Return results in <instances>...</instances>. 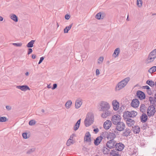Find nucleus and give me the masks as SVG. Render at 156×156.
I'll return each mask as SVG.
<instances>
[{
  "instance_id": "nucleus-1",
  "label": "nucleus",
  "mask_w": 156,
  "mask_h": 156,
  "mask_svg": "<svg viewBox=\"0 0 156 156\" xmlns=\"http://www.w3.org/2000/svg\"><path fill=\"white\" fill-rule=\"evenodd\" d=\"M94 121V114L91 112H89L87 115L84 121V124L86 126L88 127L92 124Z\"/></svg>"
},
{
  "instance_id": "nucleus-2",
  "label": "nucleus",
  "mask_w": 156,
  "mask_h": 156,
  "mask_svg": "<svg viewBox=\"0 0 156 156\" xmlns=\"http://www.w3.org/2000/svg\"><path fill=\"white\" fill-rule=\"evenodd\" d=\"M129 77H126L119 82L115 87L116 90H119L124 87L129 81Z\"/></svg>"
},
{
  "instance_id": "nucleus-3",
  "label": "nucleus",
  "mask_w": 156,
  "mask_h": 156,
  "mask_svg": "<svg viewBox=\"0 0 156 156\" xmlns=\"http://www.w3.org/2000/svg\"><path fill=\"white\" fill-rule=\"evenodd\" d=\"M155 106L153 105H150L147 108V114L149 117L153 116L156 112Z\"/></svg>"
},
{
  "instance_id": "nucleus-4",
  "label": "nucleus",
  "mask_w": 156,
  "mask_h": 156,
  "mask_svg": "<svg viewBox=\"0 0 156 156\" xmlns=\"http://www.w3.org/2000/svg\"><path fill=\"white\" fill-rule=\"evenodd\" d=\"M156 58V48L153 50L149 54L147 60L149 63L154 61Z\"/></svg>"
},
{
  "instance_id": "nucleus-5",
  "label": "nucleus",
  "mask_w": 156,
  "mask_h": 156,
  "mask_svg": "<svg viewBox=\"0 0 156 156\" xmlns=\"http://www.w3.org/2000/svg\"><path fill=\"white\" fill-rule=\"evenodd\" d=\"M121 117L119 115H115L112 116V121L114 125H116L121 121Z\"/></svg>"
},
{
  "instance_id": "nucleus-6",
  "label": "nucleus",
  "mask_w": 156,
  "mask_h": 156,
  "mask_svg": "<svg viewBox=\"0 0 156 156\" xmlns=\"http://www.w3.org/2000/svg\"><path fill=\"white\" fill-rule=\"evenodd\" d=\"M115 129L118 131H121L124 129L125 127V124L123 122H120L116 125Z\"/></svg>"
},
{
  "instance_id": "nucleus-7",
  "label": "nucleus",
  "mask_w": 156,
  "mask_h": 156,
  "mask_svg": "<svg viewBox=\"0 0 156 156\" xmlns=\"http://www.w3.org/2000/svg\"><path fill=\"white\" fill-rule=\"evenodd\" d=\"M116 142L114 140L108 141V148L110 149H115Z\"/></svg>"
},
{
  "instance_id": "nucleus-8",
  "label": "nucleus",
  "mask_w": 156,
  "mask_h": 156,
  "mask_svg": "<svg viewBox=\"0 0 156 156\" xmlns=\"http://www.w3.org/2000/svg\"><path fill=\"white\" fill-rule=\"evenodd\" d=\"M136 94L137 97L140 100H143L145 98L146 96L145 93L141 91H137Z\"/></svg>"
},
{
  "instance_id": "nucleus-9",
  "label": "nucleus",
  "mask_w": 156,
  "mask_h": 156,
  "mask_svg": "<svg viewBox=\"0 0 156 156\" xmlns=\"http://www.w3.org/2000/svg\"><path fill=\"white\" fill-rule=\"evenodd\" d=\"M118 151L114 149H111V150L108 149V152L110 154V156H120L119 154Z\"/></svg>"
},
{
  "instance_id": "nucleus-10",
  "label": "nucleus",
  "mask_w": 156,
  "mask_h": 156,
  "mask_svg": "<svg viewBox=\"0 0 156 156\" xmlns=\"http://www.w3.org/2000/svg\"><path fill=\"white\" fill-rule=\"evenodd\" d=\"M101 110L100 111H107V103L105 101H102L100 104Z\"/></svg>"
},
{
  "instance_id": "nucleus-11",
  "label": "nucleus",
  "mask_w": 156,
  "mask_h": 156,
  "mask_svg": "<svg viewBox=\"0 0 156 156\" xmlns=\"http://www.w3.org/2000/svg\"><path fill=\"white\" fill-rule=\"evenodd\" d=\"M140 102L137 99H134L132 101L131 105V106L134 108H137L139 105Z\"/></svg>"
},
{
  "instance_id": "nucleus-12",
  "label": "nucleus",
  "mask_w": 156,
  "mask_h": 156,
  "mask_svg": "<svg viewBox=\"0 0 156 156\" xmlns=\"http://www.w3.org/2000/svg\"><path fill=\"white\" fill-rule=\"evenodd\" d=\"M113 109L114 111L117 110L119 108V103L116 100H113L112 102Z\"/></svg>"
},
{
  "instance_id": "nucleus-13",
  "label": "nucleus",
  "mask_w": 156,
  "mask_h": 156,
  "mask_svg": "<svg viewBox=\"0 0 156 156\" xmlns=\"http://www.w3.org/2000/svg\"><path fill=\"white\" fill-rule=\"evenodd\" d=\"M82 104V100L80 98L76 99L75 102V107L76 109L79 108Z\"/></svg>"
},
{
  "instance_id": "nucleus-14",
  "label": "nucleus",
  "mask_w": 156,
  "mask_h": 156,
  "mask_svg": "<svg viewBox=\"0 0 156 156\" xmlns=\"http://www.w3.org/2000/svg\"><path fill=\"white\" fill-rule=\"evenodd\" d=\"M16 88L24 91H26L27 90H30L29 87L26 85L17 86Z\"/></svg>"
},
{
  "instance_id": "nucleus-15",
  "label": "nucleus",
  "mask_w": 156,
  "mask_h": 156,
  "mask_svg": "<svg viewBox=\"0 0 156 156\" xmlns=\"http://www.w3.org/2000/svg\"><path fill=\"white\" fill-rule=\"evenodd\" d=\"M124 147V145L120 143H116L115 149V150L118 151H121L123 150Z\"/></svg>"
},
{
  "instance_id": "nucleus-16",
  "label": "nucleus",
  "mask_w": 156,
  "mask_h": 156,
  "mask_svg": "<svg viewBox=\"0 0 156 156\" xmlns=\"http://www.w3.org/2000/svg\"><path fill=\"white\" fill-rule=\"evenodd\" d=\"M123 113V116L125 120L129 118H132L130 111H127Z\"/></svg>"
},
{
  "instance_id": "nucleus-17",
  "label": "nucleus",
  "mask_w": 156,
  "mask_h": 156,
  "mask_svg": "<svg viewBox=\"0 0 156 156\" xmlns=\"http://www.w3.org/2000/svg\"><path fill=\"white\" fill-rule=\"evenodd\" d=\"M147 116L146 114L145 113H143L140 118V121L143 123L146 122L148 119Z\"/></svg>"
},
{
  "instance_id": "nucleus-18",
  "label": "nucleus",
  "mask_w": 156,
  "mask_h": 156,
  "mask_svg": "<svg viewBox=\"0 0 156 156\" xmlns=\"http://www.w3.org/2000/svg\"><path fill=\"white\" fill-rule=\"evenodd\" d=\"M126 122L127 125L129 126H133L134 125V123H135V122L134 120L130 118H128V119H126Z\"/></svg>"
},
{
  "instance_id": "nucleus-19",
  "label": "nucleus",
  "mask_w": 156,
  "mask_h": 156,
  "mask_svg": "<svg viewBox=\"0 0 156 156\" xmlns=\"http://www.w3.org/2000/svg\"><path fill=\"white\" fill-rule=\"evenodd\" d=\"M90 134L89 132H87L85 134L84 141L87 142H90L91 141Z\"/></svg>"
},
{
  "instance_id": "nucleus-20",
  "label": "nucleus",
  "mask_w": 156,
  "mask_h": 156,
  "mask_svg": "<svg viewBox=\"0 0 156 156\" xmlns=\"http://www.w3.org/2000/svg\"><path fill=\"white\" fill-rule=\"evenodd\" d=\"M116 135L114 133L109 132L108 133V141L109 140H114Z\"/></svg>"
},
{
  "instance_id": "nucleus-21",
  "label": "nucleus",
  "mask_w": 156,
  "mask_h": 156,
  "mask_svg": "<svg viewBox=\"0 0 156 156\" xmlns=\"http://www.w3.org/2000/svg\"><path fill=\"white\" fill-rule=\"evenodd\" d=\"M102 139V138L101 136H99L97 137L96 139L94 140V144L96 146L98 145L100 143Z\"/></svg>"
},
{
  "instance_id": "nucleus-22",
  "label": "nucleus",
  "mask_w": 156,
  "mask_h": 156,
  "mask_svg": "<svg viewBox=\"0 0 156 156\" xmlns=\"http://www.w3.org/2000/svg\"><path fill=\"white\" fill-rule=\"evenodd\" d=\"M133 127V132L135 134H137L139 133L140 132V129L139 127L137 126H134V127Z\"/></svg>"
},
{
  "instance_id": "nucleus-23",
  "label": "nucleus",
  "mask_w": 156,
  "mask_h": 156,
  "mask_svg": "<svg viewBox=\"0 0 156 156\" xmlns=\"http://www.w3.org/2000/svg\"><path fill=\"white\" fill-rule=\"evenodd\" d=\"M120 49L119 48H117L114 51L113 55L115 58L118 56L120 53Z\"/></svg>"
},
{
  "instance_id": "nucleus-24",
  "label": "nucleus",
  "mask_w": 156,
  "mask_h": 156,
  "mask_svg": "<svg viewBox=\"0 0 156 156\" xmlns=\"http://www.w3.org/2000/svg\"><path fill=\"white\" fill-rule=\"evenodd\" d=\"M143 89H146L147 90V91L148 94L151 95L152 94V91H151V89L150 88L149 86L147 85L143 86L142 87Z\"/></svg>"
},
{
  "instance_id": "nucleus-25",
  "label": "nucleus",
  "mask_w": 156,
  "mask_h": 156,
  "mask_svg": "<svg viewBox=\"0 0 156 156\" xmlns=\"http://www.w3.org/2000/svg\"><path fill=\"white\" fill-rule=\"evenodd\" d=\"M10 18L15 22H17L18 21V17L16 15L13 14H11L10 15Z\"/></svg>"
},
{
  "instance_id": "nucleus-26",
  "label": "nucleus",
  "mask_w": 156,
  "mask_h": 156,
  "mask_svg": "<svg viewBox=\"0 0 156 156\" xmlns=\"http://www.w3.org/2000/svg\"><path fill=\"white\" fill-rule=\"evenodd\" d=\"M149 101L150 102L151 105H153L154 106H156V105L155 103V101L154 97H150L149 98Z\"/></svg>"
},
{
  "instance_id": "nucleus-27",
  "label": "nucleus",
  "mask_w": 156,
  "mask_h": 156,
  "mask_svg": "<svg viewBox=\"0 0 156 156\" xmlns=\"http://www.w3.org/2000/svg\"><path fill=\"white\" fill-rule=\"evenodd\" d=\"M72 105V102L71 100L68 101L65 104L66 108L67 109L70 108Z\"/></svg>"
},
{
  "instance_id": "nucleus-28",
  "label": "nucleus",
  "mask_w": 156,
  "mask_h": 156,
  "mask_svg": "<svg viewBox=\"0 0 156 156\" xmlns=\"http://www.w3.org/2000/svg\"><path fill=\"white\" fill-rule=\"evenodd\" d=\"M147 107L144 104H142L140 107V110L142 113H144L146 112Z\"/></svg>"
},
{
  "instance_id": "nucleus-29",
  "label": "nucleus",
  "mask_w": 156,
  "mask_h": 156,
  "mask_svg": "<svg viewBox=\"0 0 156 156\" xmlns=\"http://www.w3.org/2000/svg\"><path fill=\"white\" fill-rule=\"evenodd\" d=\"M125 131L123 133V136H127L129 135L130 133V129L129 128H126L125 130Z\"/></svg>"
},
{
  "instance_id": "nucleus-30",
  "label": "nucleus",
  "mask_w": 156,
  "mask_h": 156,
  "mask_svg": "<svg viewBox=\"0 0 156 156\" xmlns=\"http://www.w3.org/2000/svg\"><path fill=\"white\" fill-rule=\"evenodd\" d=\"M80 120L81 119H80L78 120L74 127V129L75 131L77 130L79 128L80 123Z\"/></svg>"
},
{
  "instance_id": "nucleus-31",
  "label": "nucleus",
  "mask_w": 156,
  "mask_h": 156,
  "mask_svg": "<svg viewBox=\"0 0 156 156\" xmlns=\"http://www.w3.org/2000/svg\"><path fill=\"white\" fill-rule=\"evenodd\" d=\"M146 83L151 87H152L154 85V82L151 80H147L146 81Z\"/></svg>"
},
{
  "instance_id": "nucleus-32",
  "label": "nucleus",
  "mask_w": 156,
  "mask_h": 156,
  "mask_svg": "<svg viewBox=\"0 0 156 156\" xmlns=\"http://www.w3.org/2000/svg\"><path fill=\"white\" fill-rule=\"evenodd\" d=\"M73 25V23H72L69 26H66L65 28L64 29V32L65 33H68V31L71 28Z\"/></svg>"
},
{
  "instance_id": "nucleus-33",
  "label": "nucleus",
  "mask_w": 156,
  "mask_h": 156,
  "mask_svg": "<svg viewBox=\"0 0 156 156\" xmlns=\"http://www.w3.org/2000/svg\"><path fill=\"white\" fill-rule=\"evenodd\" d=\"M34 40H32L29 42L27 45V46L28 48H32L33 46V44L35 42Z\"/></svg>"
},
{
  "instance_id": "nucleus-34",
  "label": "nucleus",
  "mask_w": 156,
  "mask_h": 156,
  "mask_svg": "<svg viewBox=\"0 0 156 156\" xmlns=\"http://www.w3.org/2000/svg\"><path fill=\"white\" fill-rule=\"evenodd\" d=\"M156 71V66H153L150 68L148 70V72L150 73H153Z\"/></svg>"
},
{
  "instance_id": "nucleus-35",
  "label": "nucleus",
  "mask_w": 156,
  "mask_h": 156,
  "mask_svg": "<svg viewBox=\"0 0 156 156\" xmlns=\"http://www.w3.org/2000/svg\"><path fill=\"white\" fill-rule=\"evenodd\" d=\"M36 149L35 148L33 147L31 149H29L28 150L27 152V154H30L33 152H34Z\"/></svg>"
},
{
  "instance_id": "nucleus-36",
  "label": "nucleus",
  "mask_w": 156,
  "mask_h": 156,
  "mask_svg": "<svg viewBox=\"0 0 156 156\" xmlns=\"http://www.w3.org/2000/svg\"><path fill=\"white\" fill-rule=\"evenodd\" d=\"M74 143L73 140H71L70 139H68L66 143V145L69 146H70L72 144H73Z\"/></svg>"
},
{
  "instance_id": "nucleus-37",
  "label": "nucleus",
  "mask_w": 156,
  "mask_h": 156,
  "mask_svg": "<svg viewBox=\"0 0 156 156\" xmlns=\"http://www.w3.org/2000/svg\"><path fill=\"white\" fill-rule=\"evenodd\" d=\"M100 136H101L102 138V139L103 138H107V134L106 132H102L101 134V135Z\"/></svg>"
},
{
  "instance_id": "nucleus-38",
  "label": "nucleus",
  "mask_w": 156,
  "mask_h": 156,
  "mask_svg": "<svg viewBox=\"0 0 156 156\" xmlns=\"http://www.w3.org/2000/svg\"><path fill=\"white\" fill-rule=\"evenodd\" d=\"M102 15L101 13H98L96 15V18L98 20L101 19V17Z\"/></svg>"
},
{
  "instance_id": "nucleus-39",
  "label": "nucleus",
  "mask_w": 156,
  "mask_h": 156,
  "mask_svg": "<svg viewBox=\"0 0 156 156\" xmlns=\"http://www.w3.org/2000/svg\"><path fill=\"white\" fill-rule=\"evenodd\" d=\"M130 112L131 114V116H132V118H134L136 117L137 115V113L136 112L134 111H132Z\"/></svg>"
},
{
  "instance_id": "nucleus-40",
  "label": "nucleus",
  "mask_w": 156,
  "mask_h": 156,
  "mask_svg": "<svg viewBox=\"0 0 156 156\" xmlns=\"http://www.w3.org/2000/svg\"><path fill=\"white\" fill-rule=\"evenodd\" d=\"M36 123V122L34 120H30L29 122V124L30 125L33 126Z\"/></svg>"
},
{
  "instance_id": "nucleus-41",
  "label": "nucleus",
  "mask_w": 156,
  "mask_h": 156,
  "mask_svg": "<svg viewBox=\"0 0 156 156\" xmlns=\"http://www.w3.org/2000/svg\"><path fill=\"white\" fill-rule=\"evenodd\" d=\"M142 2L141 0H137V5L138 7H140L142 6Z\"/></svg>"
},
{
  "instance_id": "nucleus-42",
  "label": "nucleus",
  "mask_w": 156,
  "mask_h": 156,
  "mask_svg": "<svg viewBox=\"0 0 156 156\" xmlns=\"http://www.w3.org/2000/svg\"><path fill=\"white\" fill-rule=\"evenodd\" d=\"M102 151L104 154H107V148L106 147H104L102 150Z\"/></svg>"
},
{
  "instance_id": "nucleus-43",
  "label": "nucleus",
  "mask_w": 156,
  "mask_h": 156,
  "mask_svg": "<svg viewBox=\"0 0 156 156\" xmlns=\"http://www.w3.org/2000/svg\"><path fill=\"white\" fill-rule=\"evenodd\" d=\"M6 119L5 117H0V122H5L6 121Z\"/></svg>"
},
{
  "instance_id": "nucleus-44",
  "label": "nucleus",
  "mask_w": 156,
  "mask_h": 156,
  "mask_svg": "<svg viewBox=\"0 0 156 156\" xmlns=\"http://www.w3.org/2000/svg\"><path fill=\"white\" fill-rule=\"evenodd\" d=\"M104 60V58L103 57H100L98 59V63L99 64L102 63Z\"/></svg>"
},
{
  "instance_id": "nucleus-45",
  "label": "nucleus",
  "mask_w": 156,
  "mask_h": 156,
  "mask_svg": "<svg viewBox=\"0 0 156 156\" xmlns=\"http://www.w3.org/2000/svg\"><path fill=\"white\" fill-rule=\"evenodd\" d=\"M105 112L103 113L101 115V117L103 118H106L107 117V112H106V111Z\"/></svg>"
},
{
  "instance_id": "nucleus-46",
  "label": "nucleus",
  "mask_w": 156,
  "mask_h": 156,
  "mask_svg": "<svg viewBox=\"0 0 156 156\" xmlns=\"http://www.w3.org/2000/svg\"><path fill=\"white\" fill-rule=\"evenodd\" d=\"M13 45L17 47H20L22 45L21 43H14L12 44Z\"/></svg>"
},
{
  "instance_id": "nucleus-47",
  "label": "nucleus",
  "mask_w": 156,
  "mask_h": 156,
  "mask_svg": "<svg viewBox=\"0 0 156 156\" xmlns=\"http://www.w3.org/2000/svg\"><path fill=\"white\" fill-rule=\"evenodd\" d=\"M112 123L111 121L108 120V129L111 126Z\"/></svg>"
},
{
  "instance_id": "nucleus-48",
  "label": "nucleus",
  "mask_w": 156,
  "mask_h": 156,
  "mask_svg": "<svg viewBox=\"0 0 156 156\" xmlns=\"http://www.w3.org/2000/svg\"><path fill=\"white\" fill-rule=\"evenodd\" d=\"M107 120L103 124V127L104 128L106 129H107Z\"/></svg>"
},
{
  "instance_id": "nucleus-49",
  "label": "nucleus",
  "mask_w": 156,
  "mask_h": 156,
  "mask_svg": "<svg viewBox=\"0 0 156 156\" xmlns=\"http://www.w3.org/2000/svg\"><path fill=\"white\" fill-rule=\"evenodd\" d=\"M76 136V134H73L72 135H71L70 138L69 139H70L71 140H73V137Z\"/></svg>"
},
{
  "instance_id": "nucleus-50",
  "label": "nucleus",
  "mask_w": 156,
  "mask_h": 156,
  "mask_svg": "<svg viewBox=\"0 0 156 156\" xmlns=\"http://www.w3.org/2000/svg\"><path fill=\"white\" fill-rule=\"evenodd\" d=\"M6 109L8 111H9L11 110L12 108V107L9 105H7L6 106Z\"/></svg>"
},
{
  "instance_id": "nucleus-51",
  "label": "nucleus",
  "mask_w": 156,
  "mask_h": 156,
  "mask_svg": "<svg viewBox=\"0 0 156 156\" xmlns=\"http://www.w3.org/2000/svg\"><path fill=\"white\" fill-rule=\"evenodd\" d=\"M44 58L43 57H41L40 58V60L38 62V64H40L42 62V61L44 60Z\"/></svg>"
},
{
  "instance_id": "nucleus-52",
  "label": "nucleus",
  "mask_w": 156,
  "mask_h": 156,
  "mask_svg": "<svg viewBox=\"0 0 156 156\" xmlns=\"http://www.w3.org/2000/svg\"><path fill=\"white\" fill-rule=\"evenodd\" d=\"M147 126V125L146 124H144L143 126L141 127V128L143 130L145 129H146Z\"/></svg>"
},
{
  "instance_id": "nucleus-53",
  "label": "nucleus",
  "mask_w": 156,
  "mask_h": 156,
  "mask_svg": "<svg viewBox=\"0 0 156 156\" xmlns=\"http://www.w3.org/2000/svg\"><path fill=\"white\" fill-rule=\"evenodd\" d=\"M23 136L24 139H27V134L26 133H23L22 134Z\"/></svg>"
},
{
  "instance_id": "nucleus-54",
  "label": "nucleus",
  "mask_w": 156,
  "mask_h": 156,
  "mask_svg": "<svg viewBox=\"0 0 156 156\" xmlns=\"http://www.w3.org/2000/svg\"><path fill=\"white\" fill-rule=\"evenodd\" d=\"M33 51L32 49V48H30L28 49V55L31 53Z\"/></svg>"
},
{
  "instance_id": "nucleus-55",
  "label": "nucleus",
  "mask_w": 156,
  "mask_h": 156,
  "mask_svg": "<svg viewBox=\"0 0 156 156\" xmlns=\"http://www.w3.org/2000/svg\"><path fill=\"white\" fill-rule=\"evenodd\" d=\"M65 18L66 20H69L70 18V16L69 15L66 14L65 16Z\"/></svg>"
},
{
  "instance_id": "nucleus-56",
  "label": "nucleus",
  "mask_w": 156,
  "mask_h": 156,
  "mask_svg": "<svg viewBox=\"0 0 156 156\" xmlns=\"http://www.w3.org/2000/svg\"><path fill=\"white\" fill-rule=\"evenodd\" d=\"M57 87V85L56 84H54L53 85V87H52V89L54 90Z\"/></svg>"
},
{
  "instance_id": "nucleus-57",
  "label": "nucleus",
  "mask_w": 156,
  "mask_h": 156,
  "mask_svg": "<svg viewBox=\"0 0 156 156\" xmlns=\"http://www.w3.org/2000/svg\"><path fill=\"white\" fill-rule=\"evenodd\" d=\"M93 131L95 132V133H97L98 132L99 130L98 128H97L96 129H94Z\"/></svg>"
},
{
  "instance_id": "nucleus-58",
  "label": "nucleus",
  "mask_w": 156,
  "mask_h": 156,
  "mask_svg": "<svg viewBox=\"0 0 156 156\" xmlns=\"http://www.w3.org/2000/svg\"><path fill=\"white\" fill-rule=\"evenodd\" d=\"M96 75H98L99 74L100 72L99 71L98 69H97L96 70Z\"/></svg>"
},
{
  "instance_id": "nucleus-59",
  "label": "nucleus",
  "mask_w": 156,
  "mask_h": 156,
  "mask_svg": "<svg viewBox=\"0 0 156 156\" xmlns=\"http://www.w3.org/2000/svg\"><path fill=\"white\" fill-rule=\"evenodd\" d=\"M36 57V55H35L33 54L32 55V58L33 59H34Z\"/></svg>"
},
{
  "instance_id": "nucleus-60",
  "label": "nucleus",
  "mask_w": 156,
  "mask_h": 156,
  "mask_svg": "<svg viewBox=\"0 0 156 156\" xmlns=\"http://www.w3.org/2000/svg\"><path fill=\"white\" fill-rule=\"evenodd\" d=\"M102 15L101 16V19H103L104 18V17L105 16V15L103 13H102Z\"/></svg>"
},
{
  "instance_id": "nucleus-61",
  "label": "nucleus",
  "mask_w": 156,
  "mask_h": 156,
  "mask_svg": "<svg viewBox=\"0 0 156 156\" xmlns=\"http://www.w3.org/2000/svg\"><path fill=\"white\" fill-rule=\"evenodd\" d=\"M3 20V17L2 16H0V21H2Z\"/></svg>"
},
{
  "instance_id": "nucleus-62",
  "label": "nucleus",
  "mask_w": 156,
  "mask_h": 156,
  "mask_svg": "<svg viewBox=\"0 0 156 156\" xmlns=\"http://www.w3.org/2000/svg\"><path fill=\"white\" fill-rule=\"evenodd\" d=\"M140 145L142 146H144V145H145V144L143 142H141V143H140Z\"/></svg>"
},
{
  "instance_id": "nucleus-63",
  "label": "nucleus",
  "mask_w": 156,
  "mask_h": 156,
  "mask_svg": "<svg viewBox=\"0 0 156 156\" xmlns=\"http://www.w3.org/2000/svg\"><path fill=\"white\" fill-rule=\"evenodd\" d=\"M154 98L155 102H156V93L154 94Z\"/></svg>"
},
{
  "instance_id": "nucleus-64",
  "label": "nucleus",
  "mask_w": 156,
  "mask_h": 156,
  "mask_svg": "<svg viewBox=\"0 0 156 156\" xmlns=\"http://www.w3.org/2000/svg\"><path fill=\"white\" fill-rule=\"evenodd\" d=\"M25 75L26 76H28L29 75V73L28 72H26L25 73Z\"/></svg>"
}]
</instances>
